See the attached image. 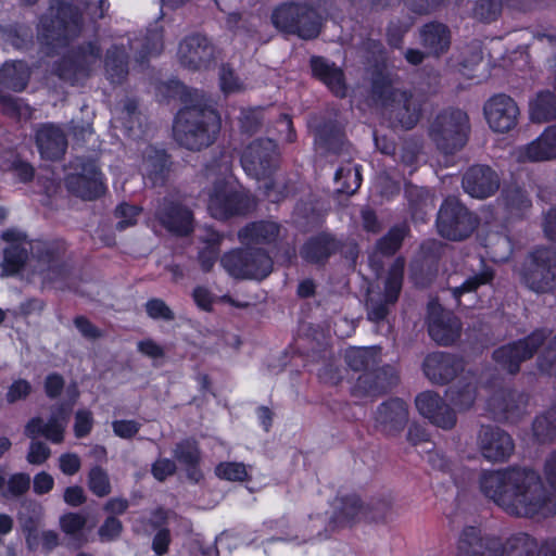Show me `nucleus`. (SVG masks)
<instances>
[{"mask_svg": "<svg viewBox=\"0 0 556 556\" xmlns=\"http://www.w3.org/2000/svg\"><path fill=\"white\" fill-rule=\"evenodd\" d=\"M481 492L508 515L516 517H548L556 504L546 491L540 475L528 468H510L484 472Z\"/></svg>", "mask_w": 556, "mask_h": 556, "instance_id": "f257e3e1", "label": "nucleus"}, {"mask_svg": "<svg viewBox=\"0 0 556 556\" xmlns=\"http://www.w3.org/2000/svg\"><path fill=\"white\" fill-rule=\"evenodd\" d=\"M219 130V115L202 101L181 109L174 124L175 139L189 150L208 147L215 141Z\"/></svg>", "mask_w": 556, "mask_h": 556, "instance_id": "f03ea898", "label": "nucleus"}, {"mask_svg": "<svg viewBox=\"0 0 556 556\" xmlns=\"http://www.w3.org/2000/svg\"><path fill=\"white\" fill-rule=\"evenodd\" d=\"M372 97L391 118L402 127L413 128L420 116V103L412 94L402 90L399 77L379 72L372 78Z\"/></svg>", "mask_w": 556, "mask_h": 556, "instance_id": "7ed1b4c3", "label": "nucleus"}, {"mask_svg": "<svg viewBox=\"0 0 556 556\" xmlns=\"http://www.w3.org/2000/svg\"><path fill=\"white\" fill-rule=\"evenodd\" d=\"M469 129V118L464 111L446 110L437 115L430 126L429 136L437 148L447 156L466 144ZM447 163L445 160L444 166H447Z\"/></svg>", "mask_w": 556, "mask_h": 556, "instance_id": "20e7f679", "label": "nucleus"}, {"mask_svg": "<svg viewBox=\"0 0 556 556\" xmlns=\"http://www.w3.org/2000/svg\"><path fill=\"white\" fill-rule=\"evenodd\" d=\"M479 225V216L457 197L448 195L444 199L437 217V227L441 237L451 241H464L472 236Z\"/></svg>", "mask_w": 556, "mask_h": 556, "instance_id": "39448f33", "label": "nucleus"}, {"mask_svg": "<svg viewBox=\"0 0 556 556\" xmlns=\"http://www.w3.org/2000/svg\"><path fill=\"white\" fill-rule=\"evenodd\" d=\"M223 268L236 279H265L274 267L273 258L264 248L232 249L220 257Z\"/></svg>", "mask_w": 556, "mask_h": 556, "instance_id": "423d86ee", "label": "nucleus"}, {"mask_svg": "<svg viewBox=\"0 0 556 556\" xmlns=\"http://www.w3.org/2000/svg\"><path fill=\"white\" fill-rule=\"evenodd\" d=\"M404 261L395 260L389 269L383 291L370 290L366 299L367 319L376 325L387 324V332L391 331L389 316L392 313L402 291Z\"/></svg>", "mask_w": 556, "mask_h": 556, "instance_id": "0eeeda50", "label": "nucleus"}, {"mask_svg": "<svg viewBox=\"0 0 556 556\" xmlns=\"http://www.w3.org/2000/svg\"><path fill=\"white\" fill-rule=\"evenodd\" d=\"M256 200L244 189H238L225 179H218L210 194L208 210L214 218L243 216L256 208Z\"/></svg>", "mask_w": 556, "mask_h": 556, "instance_id": "6e6552de", "label": "nucleus"}, {"mask_svg": "<svg viewBox=\"0 0 556 556\" xmlns=\"http://www.w3.org/2000/svg\"><path fill=\"white\" fill-rule=\"evenodd\" d=\"M523 283L535 293L556 289V250L540 247L530 252L521 270Z\"/></svg>", "mask_w": 556, "mask_h": 556, "instance_id": "1a4fd4ad", "label": "nucleus"}, {"mask_svg": "<svg viewBox=\"0 0 556 556\" xmlns=\"http://www.w3.org/2000/svg\"><path fill=\"white\" fill-rule=\"evenodd\" d=\"M549 334L551 331L545 328L535 329L528 337L495 350L493 358L509 374H516L520 369V364L530 359Z\"/></svg>", "mask_w": 556, "mask_h": 556, "instance_id": "9d476101", "label": "nucleus"}, {"mask_svg": "<svg viewBox=\"0 0 556 556\" xmlns=\"http://www.w3.org/2000/svg\"><path fill=\"white\" fill-rule=\"evenodd\" d=\"M42 37L49 45L59 46L76 36L81 26V15L71 5H63L56 11L50 8L49 14L40 21Z\"/></svg>", "mask_w": 556, "mask_h": 556, "instance_id": "9b49d317", "label": "nucleus"}, {"mask_svg": "<svg viewBox=\"0 0 556 556\" xmlns=\"http://www.w3.org/2000/svg\"><path fill=\"white\" fill-rule=\"evenodd\" d=\"M65 248L60 243H42L35 250L37 271L45 283H63L71 274V267L64 261Z\"/></svg>", "mask_w": 556, "mask_h": 556, "instance_id": "f8f14e48", "label": "nucleus"}, {"mask_svg": "<svg viewBox=\"0 0 556 556\" xmlns=\"http://www.w3.org/2000/svg\"><path fill=\"white\" fill-rule=\"evenodd\" d=\"M215 55V47L202 34L186 36L178 46L177 58L181 66L198 71L206 68Z\"/></svg>", "mask_w": 556, "mask_h": 556, "instance_id": "ddd939ff", "label": "nucleus"}, {"mask_svg": "<svg viewBox=\"0 0 556 556\" xmlns=\"http://www.w3.org/2000/svg\"><path fill=\"white\" fill-rule=\"evenodd\" d=\"M374 420L377 431L386 437H397L408 424V405L402 399H389L377 407Z\"/></svg>", "mask_w": 556, "mask_h": 556, "instance_id": "4468645a", "label": "nucleus"}, {"mask_svg": "<svg viewBox=\"0 0 556 556\" xmlns=\"http://www.w3.org/2000/svg\"><path fill=\"white\" fill-rule=\"evenodd\" d=\"M155 218L169 232L188 236L193 230V214L180 202L163 198L155 210Z\"/></svg>", "mask_w": 556, "mask_h": 556, "instance_id": "2eb2a0df", "label": "nucleus"}, {"mask_svg": "<svg viewBox=\"0 0 556 556\" xmlns=\"http://www.w3.org/2000/svg\"><path fill=\"white\" fill-rule=\"evenodd\" d=\"M484 115L491 129L506 132L517 125L520 111L513 98L496 94L484 104Z\"/></svg>", "mask_w": 556, "mask_h": 556, "instance_id": "dca6fc26", "label": "nucleus"}, {"mask_svg": "<svg viewBox=\"0 0 556 556\" xmlns=\"http://www.w3.org/2000/svg\"><path fill=\"white\" fill-rule=\"evenodd\" d=\"M477 443L482 456L491 462H504L514 452L515 444L511 437L493 426H481Z\"/></svg>", "mask_w": 556, "mask_h": 556, "instance_id": "f3484780", "label": "nucleus"}, {"mask_svg": "<svg viewBox=\"0 0 556 556\" xmlns=\"http://www.w3.org/2000/svg\"><path fill=\"white\" fill-rule=\"evenodd\" d=\"M241 164L247 174H266L276 170L278 153L275 142L269 139L252 142L244 150Z\"/></svg>", "mask_w": 556, "mask_h": 556, "instance_id": "a211bd4d", "label": "nucleus"}, {"mask_svg": "<svg viewBox=\"0 0 556 556\" xmlns=\"http://www.w3.org/2000/svg\"><path fill=\"white\" fill-rule=\"evenodd\" d=\"M99 48L93 43H88L63 60L59 68V75L61 78L75 84L88 76L99 65Z\"/></svg>", "mask_w": 556, "mask_h": 556, "instance_id": "6ab92c4d", "label": "nucleus"}, {"mask_svg": "<svg viewBox=\"0 0 556 556\" xmlns=\"http://www.w3.org/2000/svg\"><path fill=\"white\" fill-rule=\"evenodd\" d=\"M286 229L271 219H261L248 223L238 230L237 237L244 247L262 248L276 244L283 239Z\"/></svg>", "mask_w": 556, "mask_h": 556, "instance_id": "aec40b11", "label": "nucleus"}, {"mask_svg": "<svg viewBox=\"0 0 556 556\" xmlns=\"http://www.w3.org/2000/svg\"><path fill=\"white\" fill-rule=\"evenodd\" d=\"M415 405L419 414L437 427L450 430L456 425L455 410L433 391H425L418 394L415 399Z\"/></svg>", "mask_w": 556, "mask_h": 556, "instance_id": "412c9836", "label": "nucleus"}, {"mask_svg": "<svg viewBox=\"0 0 556 556\" xmlns=\"http://www.w3.org/2000/svg\"><path fill=\"white\" fill-rule=\"evenodd\" d=\"M462 324L459 319L448 311H444L439 304H429L428 332L440 345H450L460 336Z\"/></svg>", "mask_w": 556, "mask_h": 556, "instance_id": "4be33fe9", "label": "nucleus"}, {"mask_svg": "<svg viewBox=\"0 0 556 556\" xmlns=\"http://www.w3.org/2000/svg\"><path fill=\"white\" fill-rule=\"evenodd\" d=\"M471 261L477 263V267L473 263L470 264L471 273L460 285H454V276L447 278L448 289L458 305L469 306L463 303L462 298L467 293L476 292L481 286L491 285L495 278L494 268L488 265L483 257H473Z\"/></svg>", "mask_w": 556, "mask_h": 556, "instance_id": "5701e85b", "label": "nucleus"}, {"mask_svg": "<svg viewBox=\"0 0 556 556\" xmlns=\"http://www.w3.org/2000/svg\"><path fill=\"white\" fill-rule=\"evenodd\" d=\"M68 416V409L64 404H60L52 412L47 422H45L40 417L31 418L25 427V434L30 439L43 435L52 443H62Z\"/></svg>", "mask_w": 556, "mask_h": 556, "instance_id": "b1692460", "label": "nucleus"}, {"mask_svg": "<svg viewBox=\"0 0 556 556\" xmlns=\"http://www.w3.org/2000/svg\"><path fill=\"white\" fill-rule=\"evenodd\" d=\"M397 383V374L393 366H375L363 372L354 386V391L362 395H380Z\"/></svg>", "mask_w": 556, "mask_h": 556, "instance_id": "393cba45", "label": "nucleus"}, {"mask_svg": "<svg viewBox=\"0 0 556 556\" xmlns=\"http://www.w3.org/2000/svg\"><path fill=\"white\" fill-rule=\"evenodd\" d=\"M306 3H285L273 13L274 25L287 33L296 34L303 39L314 38L315 27L312 22L299 24L301 16L305 15Z\"/></svg>", "mask_w": 556, "mask_h": 556, "instance_id": "a878e982", "label": "nucleus"}, {"mask_svg": "<svg viewBox=\"0 0 556 556\" xmlns=\"http://www.w3.org/2000/svg\"><path fill=\"white\" fill-rule=\"evenodd\" d=\"M422 369L432 383L446 384L464 369V364L453 354L435 352L425 358Z\"/></svg>", "mask_w": 556, "mask_h": 556, "instance_id": "bb28decb", "label": "nucleus"}, {"mask_svg": "<svg viewBox=\"0 0 556 556\" xmlns=\"http://www.w3.org/2000/svg\"><path fill=\"white\" fill-rule=\"evenodd\" d=\"M500 556H556L549 539L539 542L528 533L519 532L500 543Z\"/></svg>", "mask_w": 556, "mask_h": 556, "instance_id": "cd10ccee", "label": "nucleus"}, {"mask_svg": "<svg viewBox=\"0 0 556 556\" xmlns=\"http://www.w3.org/2000/svg\"><path fill=\"white\" fill-rule=\"evenodd\" d=\"M513 156L518 163L556 159V127H548L539 138L516 149Z\"/></svg>", "mask_w": 556, "mask_h": 556, "instance_id": "c85d7f7f", "label": "nucleus"}, {"mask_svg": "<svg viewBox=\"0 0 556 556\" xmlns=\"http://www.w3.org/2000/svg\"><path fill=\"white\" fill-rule=\"evenodd\" d=\"M457 556H500V542L483 536L476 527H466L458 540Z\"/></svg>", "mask_w": 556, "mask_h": 556, "instance_id": "c756f323", "label": "nucleus"}, {"mask_svg": "<svg viewBox=\"0 0 556 556\" xmlns=\"http://www.w3.org/2000/svg\"><path fill=\"white\" fill-rule=\"evenodd\" d=\"M337 237L329 232H320L309 237L300 249V256L308 264L325 266L337 253Z\"/></svg>", "mask_w": 556, "mask_h": 556, "instance_id": "7c9ffc66", "label": "nucleus"}, {"mask_svg": "<svg viewBox=\"0 0 556 556\" xmlns=\"http://www.w3.org/2000/svg\"><path fill=\"white\" fill-rule=\"evenodd\" d=\"M36 143L41 156L47 160L60 159L67 148L64 131L53 124H43L37 129Z\"/></svg>", "mask_w": 556, "mask_h": 556, "instance_id": "2f4dec72", "label": "nucleus"}, {"mask_svg": "<svg viewBox=\"0 0 556 556\" xmlns=\"http://www.w3.org/2000/svg\"><path fill=\"white\" fill-rule=\"evenodd\" d=\"M490 406L498 420L516 422L526 413L527 399L514 391L504 392L494 395L490 401Z\"/></svg>", "mask_w": 556, "mask_h": 556, "instance_id": "473e14b6", "label": "nucleus"}, {"mask_svg": "<svg viewBox=\"0 0 556 556\" xmlns=\"http://www.w3.org/2000/svg\"><path fill=\"white\" fill-rule=\"evenodd\" d=\"M311 64L314 75L327 85L337 97L345 96L346 86L341 68L318 56L313 58Z\"/></svg>", "mask_w": 556, "mask_h": 556, "instance_id": "72a5a7b5", "label": "nucleus"}, {"mask_svg": "<svg viewBox=\"0 0 556 556\" xmlns=\"http://www.w3.org/2000/svg\"><path fill=\"white\" fill-rule=\"evenodd\" d=\"M446 395L459 412L471 408L477 397L476 377L470 372L462 376L447 389Z\"/></svg>", "mask_w": 556, "mask_h": 556, "instance_id": "f704fd0d", "label": "nucleus"}, {"mask_svg": "<svg viewBox=\"0 0 556 556\" xmlns=\"http://www.w3.org/2000/svg\"><path fill=\"white\" fill-rule=\"evenodd\" d=\"M421 45L434 55L444 53L451 45V33L448 28L441 23H429L420 30Z\"/></svg>", "mask_w": 556, "mask_h": 556, "instance_id": "c9c22d12", "label": "nucleus"}, {"mask_svg": "<svg viewBox=\"0 0 556 556\" xmlns=\"http://www.w3.org/2000/svg\"><path fill=\"white\" fill-rule=\"evenodd\" d=\"M65 185L72 194L84 200H94L105 191L98 176H66Z\"/></svg>", "mask_w": 556, "mask_h": 556, "instance_id": "e433bc0d", "label": "nucleus"}, {"mask_svg": "<svg viewBox=\"0 0 556 556\" xmlns=\"http://www.w3.org/2000/svg\"><path fill=\"white\" fill-rule=\"evenodd\" d=\"M464 191L475 199H486L497 192L501 187L498 176H463Z\"/></svg>", "mask_w": 556, "mask_h": 556, "instance_id": "4c0bfd02", "label": "nucleus"}, {"mask_svg": "<svg viewBox=\"0 0 556 556\" xmlns=\"http://www.w3.org/2000/svg\"><path fill=\"white\" fill-rule=\"evenodd\" d=\"M363 509V504L357 495L337 497L332 521L338 527L349 526L356 521Z\"/></svg>", "mask_w": 556, "mask_h": 556, "instance_id": "58836bf2", "label": "nucleus"}, {"mask_svg": "<svg viewBox=\"0 0 556 556\" xmlns=\"http://www.w3.org/2000/svg\"><path fill=\"white\" fill-rule=\"evenodd\" d=\"M29 74L24 62H7L0 68V84L13 91H22L27 86Z\"/></svg>", "mask_w": 556, "mask_h": 556, "instance_id": "ea45409f", "label": "nucleus"}, {"mask_svg": "<svg viewBox=\"0 0 556 556\" xmlns=\"http://www.w3.org/2000/svg\"><path fill=\"white\" fill-rule=\"evenodd\" d=\"M379 348H350L345 352V363L354 371H363L375 367L380 362Z\"/></svg>", "mask_w": 556, "mask_h": 556, "instance_id": "a19ab883", "label": "nucleus"}, {"mask_svg": "<svg viewBox=\"0 0 556 556\" xmlns=\"http://www.w3.org/2000/svg\"><path fill=\"white\" fill-rule=\"evenodd\" d=\"M533 435L540 443L556 441V401L532 424Z\"/></svg>", "mask_w": 556, "mask_h": 556, "instance_id": "79ce46f5", "label": "nucleus"}, {"mask_svg": "<svg viewBox=\"0 0 556 556\" xmlns=\"http://www.w3.org/2000/svg\"><path fill=\"white\" fill-rule=\"evenodd\" d=\"M130 49L138 52V61L143 62L150 55H157L163 50V35L157 27L150 29L142 39L130 41Z\"/></svg>", "mask_w": 556, "mask_h": 556, "instance_id": "37998d69", "label": "nucleus"}, {"mask_svg": "<svg viewBox=\"0 0 556 556\" xmlns=\"http://www.w3.org/2000/svg\"><path fill=\"white\" fill-rule=\"evenodd\" d=\"M530 117L538 123L556 118V96L549 91L540 92L530 103Z\"/></svg>", "mask_w": 556, "mask_h": 556, "instance_id": "c03bdc74", "label": "nucleus"}, {"mask_svg": "<svg viewBox=\"0 0 556 556\" xmlns=\"http://www.w3.org/2000/svg\"><path fill=\"white\" fill-rule=\"evenodd\" d=\"M503 198L508 213L514 217H523L532 205L527 193L518 186L504 189Z\"/></svg>", "mask_w": 556, "mask_h": 556, "instance_id": "a18cd8bd", "label": "nucleus"}, {"mask_svg": "<svg viewBox=\"0 0 556 556\" xmlns=\"http://www.w3.org/2000/svg\"><path fill=\"white\" fill-rule=\"evenodd\" d=\"M140 169L147 174H162L174 170L168 155L163 150L153 147L146 148Z\"/></svg>", "mask_w": 556, "mask_h": 556, "instance_id": "49530a36", "label": "nucleus"}, {"mask_svg": "<svg viewBox=\"0 0 556 556\" xmlns=\"http://www.w3.org/2000/svg\"><path fill=\"white\" fill-rule=\"evenodd\" d=\"M28 258V251L20 243H13L4 250L2 276L17 274Z\"/></svg>", "mask_w": 556, "mask_h": 556, "instance_id": "de8ad7c7", "label": "nucleus"}, {"mask_svg": "<svg viewBox=\"0 0 556 556\" xmlns=\"http://www.w3.org/2000/svg\"><path fill=\"white\" fill-rule=\"evenodd\" d=\"M105 71L112 83H122L127 75V63L125 51L118 47H113L106 53Z\"/></svg>", "mask_w": 556, "mask_h": 556, "instance_id": "09e8293b", "label": "nucleus"}, {"mask_svg": "<svg viewBox=\"0 0 556 556\" xmlns=\"http://www.w3.org/2000/svg\"><path fill=\"white\" fill-rule=\"evenodd\" d=\"M257 184L271 202H279L290 193L286 176H257Z\"/></svg>", "mask_w": 556, "mask_h": 556, "instance_id": "8fccbe9b", "label": "nucleus"}, {"mask_svg": "<svg viewBox=\"0 0 556 556\" xmlns=\"http://www.w3.org/2000/svg\"><path fill=\"white\" fill-rule=\"evenodd\" d=\"M407 230L405 225L392 227L386 236L377 241V252L384 256L393 255L401 248Z\"/></svg>", "mask_w": 556, "mask_h": 556, "instance_id": "3c124183", "label": "nucleus"}, {"mask_svg": "<svg viewBox=\"0 0 556 556\" xmlns=\"http://www.w3.org/2000/svg\"><path fill=\"white\" fill-rule=\"evenodd\" d=\"M174 457L184 466L199 465L201 452L198 441L189 438L178 442L174 448Z\"/></svg>", "mask_w": 556, "mask_h": 556, "instance_id": "603ef678", "label": "nucleus"}, {"mask_svg": "<svg viewBox=\"0 0 556 556\" xmlns=\"http://www.w3.org/2000/svg\"><path fill=\"white\" fill-rule=\"evenodd\" d=\"M88 486L99 497L110 494L111 483L108 472L100 466L91 468L88 475Z\"/></svg>", "mask_w": 556, "mask_h": 556, "instance_id": "864d4df0", "label": "nucleus"}, {"mask_svg": "<svg viewBox=\"0 0 556 556\" xmlns=\"http://www.w3.org/2000/svg\"><path fill=\"white\" fill-rule=\"evenodd\" d=\"M0 109L4 114L18 118H28L31 115L30 108L22 99L11 96H0Z\"/></svg>", "mask_w": 556, "mask_h": 556, "instance_id": "5fc2aeb1", "label": "nucleus"}, {"mask_svg": "<svg viewBox=\"0 0 556 556\" xmlns=\"http://www.w3.org/2000/svg\"><path fill=\"white\" fill-rule=\"evenodd\" d=\"M501 10V0H477L473 16L483 22H491L497 18Z\"/></svg>", "mask_w": 556, "mask_h": 556, "instance_id": "6e6d98bb", "label": "nucleus"}, {"mask_svg": "<svg viewBox=\"0 0 556 556\" xmlns=\"http://www.w3.org/2000/svg\"><path fill=\"white\" fill-rule=\"evenodd\" d=\"M8 488L3 492L4 497H20L24 495L30 486V478L27 473H14L7 481Z\"/></svg>", "mask_w": 556, "mask_h": 556, "instance_id": "4d7b16f0", "label": "nucleus"}, {"mask_svg": "<svg viewBox=\"0 0 556 556\" xmlns=\"http://www.w3.org/2000/svg\"><path fill=\"white\" fill-rule=\"evenodd\" d=\"M86 522L87 520L84 516L68 513L60 518V528L65 534L76 538L81 533Z\"/></svg>", "mask_w": 556, "mask_h": 556, "instance_id": "13d9d810", "label": "nucleus"}, {"mask_svg": "<svg viewBox=\"0 0 556 556\" xmlns=\"http://www.w3.org/2000/svg\"><path fill=\"white\" fill-rule=\"evenodd\" d=\"M144 306L148 316L152 319H163L165 321H172L175 319L174 312L161 299H150Z\"/></svg>", "mask_w": 556, "mask_h": 556, "instance_id": "bf43d9fd", "label": "nucleus"}, {"mask_svg": "<svg viewBox=\"0 0 556 556\" xmlns=\"http://www.w3.org/2000/svg\"><path fill=\"white\" fill-rule=\"evenodd\" d=\"M363 176H334L333 193L350 197L361 187Z\"/></svg>", "mask_w": 556, "mask_h": 556, "instance_id": "052dcab7", "label": "nucleus"}, {"mask_svg": "<svg viewBox=\"0 0 556 556\" xmlns=\"http://www.w3.org/2000/svg\"><path fill=\"white\" fill-rule=\"evenodd\" d=\"M216 475L229 481H243L248 473L242 463H222L216 467Z\"/></svg>", "mask_w": 556, "mask_h": 556, "instance_id": "680f3d73", "label": "nucleus"}, {"mask_svg": "<svg viewBox=\"0 0 556 556\" xmlns=\"http://www.w3.org/2000/svg\"><path fill=\"white\" fill-rule=\"evenodd\" d=\"M140 213V208L135 205L121 204L115 210V216L119 218L116 224L117 230H125L126 228L136 225L137 216Z\"/></svg>", "mask_w": 556, "mask_h": 556, "instance_id": "e2e57ef3", "label": "nucleus"}, {"mask_svg": "<svg viewBox=\"0 0 556 556\" xmlns=\"http://www.w3.org/2000/svg\"><path fill=\"white\" fill-rule=\"evenodd\" d=\"M539 369L547 375H556V336L538 359Z\"/></svg>", "mask_w": 556, "mask_h": 556, "instance_id": "0e129e2a", "label": "nucleus"}, {"mask_svg": "<svg viewBox=\"0 0 556 556\" xmlns=\"http://www.w3.org/2000/svg\"><path fill=\"white\" fill-rule=\"evenodd\" d=\"M33 391V386L26 379H17L12 382L5 394V400L9 404H14L18 401L26 400Z\"/></svg>", "mask_w": 556, "mask_h": 556, "instance_id": "69168bd1", "label": "nucleus"}, {"mask_svg": "<svg viewBox=\"0 0 556 556\" xmlns=\"http://www.w3.org/2000/svg\"><path fill=\"white\" fill-rule=\"evenodd\" d=\"M123 531V523L114 516L108 517L98 530L103 542H111L119 538Z\"/></svg>", "mask_w": 556, "mask_h": 556, "instance_id": "338daca9", "label": "nucleus"}, {"mask_svg": "<svg viewBox=\"0 0 556 556\" xmlns=\"http://www.w3.org/2000/svg\"><path fill=\"white\" fill-rule=\"evenodd\" d=\"M220 87L225 93L238 92L243 89V84L228 66H222L219 73Z\"/></svg>", "mask_w": 556, "mask_h": 556, "instance_id": "774afa93", "label": "nucleus"}]
</instances>
